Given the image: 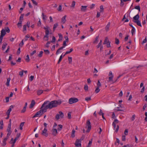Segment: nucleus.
<instances>
[{
    "instance_id": "nucleus-46",
    "label": "nucleus",
    "mask_w": 147,
    "mask_h": 147,
    "mask_svg": "<svg viewBox=\"0 0 147 147\" xmlns=\"http://www.w3.org/2000/svg\"><path fill=\"white\" fill-rule=\"evenodd\" d=\"M147 37L146 36L145 39L143 40L142 43V44H143L144 43L146 42L147 41Z\"/></svg>"
},
{
    "instance_id": "nucleus-20",
    "label": "nucleus",
    "mask_w": 147,
    "mask_h": 147,
    "mask_svg": "<svg viewBox=\"0 0 147 147\" xmlns=\"http://www.w3.org/2000/svg\"><path fill=\"white\" fill-rule=\"evenodd\" d=\"M10 80V78H8L7 79V81L6 83V85L7 86H9V82Z\"/></svg>"
},
{
    "instance_id": "nucleus-52",
    "label": "nucleus",
    "mask_w": 147,
    "mask_h": 147,
    "mask_svg": "<svg viewBox=\"0 0 147 147\" xmlns=\"http://www.w3.org/2000/svg\"><path fill=\"white\" fill-rule=\"evenodd\" d=\"M100 11L101 12H102L104 11V8L103 6L102 5H101L100 6Z\"/></svg>"
},
{
    "instance_id": "nucleus-50",
    "label": "nucleus",
    "mask_w": 147,
    "mask_h": 147,
    "mask_svg": "<svg viewBox=\"0 0 147 147\" xmlns=\"http://www.w3.org/2000/svg\"><path fill=\"white\" fill-rule=\"evenodd\" d=\"M55 37L53 36L52 37V40L51 41V42L53 43V42H55Z\"/></svg>"
},
{
    "instance_id": "nucleus-22",
    "label": "nucleus",
    "mask_w": 147,
    "mask_h": 147,
    "mask_svg": "<svg viewBox=\"0 0 147 147\" xmlns=\"http://www.w3.org/2000/svg\"><path fill=\"white\" fill-rule=\"evenodd\" d=\"M64 48V47L63 46L58 49L56 52V54L57 55H58L59 53L60 52V50H62Z\"/></svg>"
},
{
    "instance_id": "nucleus-51",
    "label": "nucleus",
    "mask_w": 147,
    "mask_h": 147,
    "mask_svg": "<svg viewBox=\"0 0 147 147\" xmlns=\"http://www.w3.org/2000/svg\"><path fill=\"white\" fill-rule=\"evenodd\" d=\"M126 138L125 135H122V140L123 141H125V140Z\"/></svg>"
},
{
    "instance_id": "nucleus-1",
    "label": "nucleus",
    "mask_w": 147,
    "mask_h": 147,
    "mask_svg": "<svg viewBox=\"0 0 147 147\" xmlns=\"http://www.w3.org/2000/svg\"><path fill=\"white\" fill-rule=\"evenodd\" d=\"M61 103V101L60 100H54L50 102L49 101H45L41 106V108L45 107L46 110L49 109H52L53 108L57 107L58 105H60Z\"/></svg>"
},
{
    "instance_id": "nucleus-57",
    "label": "nucleus",
    "mask_w": 147,
    "mask_h": 147,
    "mask_svg": "<svg viewBox=\"0 0 147 147\" xmlns=\"http://www.w3.org/2000/svg\"><path fill=\"white\" fill-rule=\"evenodd\" d=\"M84 89L86 91H88V87L87 85H85Z\"/></svg>"
},
{
    "instance_id": "nucleus-44",
    "label": "nucleus",
    "mask_w": 147,
    "mask_h": 147,
    "mask_svg": "<svg viewBox=\"0 0 147 147\" xmlns=\"http://www.w3.org/2000/svg\"><path fill=\"white\" fill-rule=\"evenodd\" d=\"M11 111V108H9V109L8 110L7 113L8 115H10V113Z\"/></svg>"
},
{
    "instance_id": "nucleus-34",
    "label": "nucleus",
    "mask_w": 147,
    "mask_h": 147,
    "mask_svg": "<svg viewBox=\"0 0 147 147\" xmlns=\"http://www.w3.org/2000/svg\"><path fill=\"white\" fill-rule=\"evenodd\" d=\"M100 91V89L99 87H97L95 89V92L96 93H97Z\"/></svg>"
},
{
    "instance_id": "nucleus-16",
    "label": "nucleus",
    "mask_w": 147,
    "mask_h": 147,
    "mask_svg": "<svg viewBox=\"0 0 147 147\" xmlns=\"http://www.w3.org/2000/svg\"><path fill=\"white\" fill-rule=\"evenodd\" d=\"M87 6H82L81 8V10L83 11H85L87 9Z\"/></svg>"
},
{
    "instance_id": "nucleus-59",
    "label": "nucleus",
    "mask_w": 147,
    "mask_h": 147,
    "mask_svg": "<svg viewBox=\"0 0 147 147\" xmlns=\"http://www.w3.org/2000/svg\"><path fill=\"white\" fill-rule=\"evenodd\" d=\"M32 1V3L34 4L35 5H37V3L34 0H31Z\"/></svg>"
},
{
    "instance_id": "nucleus-12",
    "label": "nucleus",
    "mask_w": 147,
    "mask_h": 147,
    "mask_svg": "<svg viewBox=\"0 0 147 147\" xmlns=\"http://www.w3.org/2000/svg\"><path fill=\"white\" fill-rule=\"evenodd\" d=\"M35 102L34 100H32V101L31 103L30 104V108H32L34 105H35Z\"/></svg>"
},
{
    "instance_id": "nucleus-27",
    "label": "nucleus",
    "mask_w": 147,
    "mask_h": 147,
    "mask_svg": "<svg viewBox=\"0 0 147 147\" xmlns=\"http://www.w3.org/2000/svg\"><path fill=\"white\" fill-rule=\"evenodd\" d=\"M99 38V36H97L95 39V40L93 42V43H96L98 42V39Z\"/></svg>"
},
{
    "instance_id": "nucleus-32",
    "label": "nucleus",
    "mask_w": 147,
    "mask_h": 147,
    "mask_svg": "<svg viewBox=\"0 0 147 147\" xmlns=\"http://www.w3.org/2000/svg\"><path fill=\"white\" fill-rule=\"evenodd\" d=\"M62 58H63V56H62V55H61L60 57L59 58V60L57 62L58 64H59L60 63L61 61Z\"/></svg>"
},
{
    "instance_id": "nucleus-7",
    "label": "nucleus",
    "mask_w": 147,
    "mask_h": 147,
    "mask_svg": "<svg viewBox=\"0 0 147 147\" xmlns=\"http://www.w3.org/2000/svg\"><path fill=\"white\" fill-rule=\"evenodd\" d=\"M59 114H56L55 116V118L57 120H58L59 119L60 117L62 118L63 117L64 115L63 112L61 111L59 112Z\"/></svg>"
},
{
    "instance_id": "nucleus-15",
    "label": "nucleus",
    "mask_w": 147,
    "mask_h": 147,
    "mask_svg": "<svg viewBox=\"0 0 147 147\" xmlns=\"http://www.w3.org/2000/svg\"><path fill=\"white\" fill-rule=\"evenodd\" d=\"M8 139L6 138H5L2 141V145L3 146H5L6 145V141Z\"/></svg>"
},
{
    "instance_id": "nucleus-58",
    "label": "nucleus",
    "mask_w": 147,
    "mask_h": 147,
    "mask_svg": "<svg viewBox=\"0 0 147 147\" xmlns=\"http://www.w3.org/2000/svg\"><path fill=\"white\" fill-rule=\"evenodd\" d=\"M67 115L68 118L69 119H70L71 118V113L70 112H69L68 113Z\"/></svg>"
},
{
    "instance_id": "nucleus-6",
    "label": "nucleus",
    "mask_w": 147,
    "mask_h": 147,
    "mask_svg": "<svg viewBox=\"0 0 147 147\" xmlns=\"http://www.w3.org/2000/svg\"><path fill=\"white\" fill-rule=\"evenodd\" d=\"M83 139L81 138L80 140L77 139L75 142V145L76 147H81V141Z\"/></svg>"
},
{
    "instance_id": "nucleus-41",
    "label": "nucleus",
    "mask_w": 147,
    "mask_h": 147,
    "mask_svg": "<svg viewBox=\"0 0 147 147\" xmlns=\"http://www.w3.org/2000/svg\"><path fill=\"white\" fill-rule=\"evenodd\" d=\"M5 31H6L7 33H9L10 32V30L9 28L8 27H7L5 28Z\"/></svg>"
},
{
    "instance_id": "nucleus-35",
    "label": "nucleus",
    "mask_w": 147,
    "mask_h": 147,
    "mask_svg": "<svg viewBox=\"0 0 147 147\" xmlns=\"http://www.w3.org/2000/svg\"><path fill=\"white\" fill-rule=\"evenodd\" d=\"M25 60L27 62H28L29 61L30 59H29V56L28 55H27L26 57V58L25 59Z\"/></svg>"
},
{
    "instance_id": "nucleus-3",
    "label": "nucleus",
    "mask_w": 147,
    "mask_h": 147,
    "mask_svg": "<svg viewBox=\"0 0 147 147\" xmlns=\"http://www.w3.org/2000/svg\"><path fill=\"white\" fill-rule=\"evenodd\" d=\"M43 28L45 30V35L44 37V39L46 38V39H45L46 40H48L49 35V28L48 26H46L45 27H44Z\"/></svg>"
},
{
    "instance_id": "nucleus-47",
    "label": "nucleus",
    "mask_w": 147,
    "mask_h": 147,
    "mask_svg": "<svg viewBox=\"0 0 147 147\" xmlns=\"http://www.w3.org/2000/svg\"><path fill=\"white\" fill-rule=\"evenodd\" d=\"M68 61L69 63V64H71V62L72 61V58L71 57H68Z\"/></svg>"
},
{
    "instance_id": "nucleus-26",
    "label": "nucleus",
    "mask_w": 147,
    "mask_h": 147,
    "mask_svg": "<svg viewBox=\"0 0 147 147\" xmlns=\"http://www.w3.org/2000/svg\"><path fill=\"white\" fill-rule=\"evenodd\" d=\"M45 54L46 55H48L50 53V52L48 50H43Z\"/></svg>"
},
{
    "instance_id": "nucleus-21",
    "label": "nucleus",
    "mask_w": 147,
    "mask_h": 147,
    "mask_svg": "<svg viewBox=\"0 0 147 147\" xmlns=\"http://www.w3.org/2000/svg\"><path fill=\"white\" fill-rule=\"evenodd\" d=\"M66 17V15H65L63 17H62L61 19V22L63 23H65L66 22V19L65 18Z\"/></svg>"
},
{
    "instance_id": "nucleus-54",
    "label": "nucleus",
    "mask_w": 147,
    "mask_h": 147,
    "mask_svg": "<svg viewBox=\"0 0 147 147\" xmlns=\"http://www.w3.org/2000/svg\"><path fill=\"white\" fill-rule=\"evenodd\" d=\"M42 17L43 19L44 20H46V19L47 16H46L44 15V14L43 13H42Z\"/></svg>"
},
{
    "instance_id": "nucleus-30",
    "label": "nucleus",
    "mask_w": 147,
    "mask_h": 147,
    "mask_svg": "<svg viewBox=\"0 0 147 147\" xmlns=\"http://www.w3.org/2000/svg\"><path fill=\"white\" fill-rule=\"evenodd\" d=\"M24 122H22V123H21L20 124V129L21 130H22L23 129L22 127L24 125Z\"/></svg>"
},
{
    "instance_id": "nucleus-45",
    "label": "nucleus",
    "mask_w": 147,
    "mask_h": 147,
    "mask_svg": "<svg viewBox=\"0 0 147 147\" xmlns=\"http://www.w3.org/2000/svg\"><path fill=\"white\" fill-rule=\"evenodd\" d=\"M24 45L23 40H22L21 42L20 43L19 46L20 47H22V46Z\"/></svg>"
},
{
    "instance_id": "nucleus-63",
    "label": "nucleus",
    "mask_w": 147,
    "mask_h": 147,
    "mask_svg": "<svg viewBox=\"0 0 147 147\" xmlns=\"http://www.w3.org/2000/svg\"><path fill=\"white\" fill-rule=\"evenodd\" d=\"M22 21H20L18 22L17 24V25L18 26H22Z\"/></svg>"
},
{
    "instance_id": "nucleus-40",
    "label": "nucleus",
    "mask_w": 147,
    "mask_h": 147,
    "mask_svg": "<svg viewBox=\"0 0 147 147\" xmlns=\"http://www.w3.org/2000/svg\"><path fill=\"white\" fill-rule=\"evenodd\" d=\"M43 53V52L42 51H40L38 55V56L39 57H41L42 56Z\"/></svg>"
},
{
    "instance_id": "nucleus-24",
    "label": "nucleus",
    "mask_w": 147,
    "mask_h": 147,
    "mask_svg": "<svg viewBox=\"0 0 147 147\" xmlns=\"http://www.w3.org/2000/svg\"><path fill=\"white\" fill-rule=\"evenodd\" d=\"M58 35L59 36V38L58 40V41H61L62 39L63 36H62V35L61 33L59 34Z\"/></svg>"
},
{
    "instance_id": "nucleus-14",
    "label": "nucleus",
    "mask_w": 147,
    "mask_h": 147,
    "mask_svg": "<svg viewBox=\"0 0 147 147\" xmlns=\"http://www.w3.org/2000/svg\"><path fill=\"white\" fill-rule=\"evenodd\" d=\"M20 134H21L20 133H19V134H17L16 136V138H15V139H14V140L13 141L14 143H15L16 140H17L20 137Z\"/></svg>"
},
{
    "instance_id": "nucleus-48",
    "label": "nucleus",
    "mask_w": 147,
    "mask_h": 147,
    "mask_svg": "<svg viewBox=\"0 0 147 147\" xmlns=\"http://www.w3.org/2000/svg\"><path fill=\"white\" fill-rule=\"evenodd\" d=\"M11 127H7V131L8 132H11L12 131L11 130Z\"/></svg>"
},
{
    "instance_id": "nucleus-39",
    "label": "nucleus",
    "mask_w": 147,
    "mask_h": 147,
    "mask_svg": "<svg viewBox=\"0 0 147 147\" xmlns=\"http://www.w3.org/2000/svg\"><path fill=\"white\" fill-rule=\"evenodd\" d=\"M128 130L127 129H126L124 131V134L125 136L127 135L128 134Z\"/></svg>"
},
{
    "instance_id": "nucleus-37",
    "label": "nucleus",
    "mask_w": 147,
    "mask_h": 147,
    "mask_svg": "<svg viewBox=\"0 0 147 147\" xmlns=\"http://www.w3.org/2000/svg\"><path fill=\"white\" fill-rule=\"evenodd\" d=\"M135 29L134 27H133V28H132L131 30V33L132 34V35H133L134 34V33L135 32Z\"/></svg>"
},
{
    "instance_id": "nucleus-29",
    "label": "nucleus",
    "mask_w": 147,
    "mask_h": 147,
    "mask_svg": "<svg viewBox=\"0 0 147 147\" xmlns=\"http://www.w3.org/2000/svg\"><path fill=\"white\" fill-rule=\"evenodd\" d=\"M24 15V14H21L20 18L19 20L20 21H22L23 20V17Z\"/></svg>"
},
{
    "instance_id": "nucleus-36",
    "label": "nucleus",
    "mask_w": 147,
    "mask_h": 147,
    "mask_svg": "<svg viewBox=\"0 0 147 147\" xmlns=\"http://www.w3.org/2000/svg\"><path fill=\"white\" fill-rule=\"evenodd\" d=\"M119 41L118 39L116 38L115 39V43L117 45H118L119 44Z\"/></svg>"
},
{
    "instance_id": "nucleus-11",
    "label": "nucleus",
    "mask_w": 147,
    "mask_h": 147,
    "mask_svg": "<svg viewBox=\"0 0 147 147\" xmlns=\"http://www.w3.org/2000/svg\"><path fill=\"white\" fill-rule=\"evenodd\" d=\"M57 130L54 128H53L52 130V134L54 136H55L57 134Z\"/></svg>"
},
{
    "instance_id": "nucleus-10",
    "label": "nucleus",
    "mask_w": 147,
    "mask_h": 147,
    "mask_svg": "<svg viewBox=\"0 0 147 147\" xmlns=\"http://www.w3.org/2000/svg\"><path fill=\"white\" fill-rule=\"evenodd\" d=\"M139 14H138L133 17V22H134V21H136L139 20Z\"/></svg>"
},
{
    "instance_id": "nucleus-62",
    "label": "nucleus",
    "mask_w": 147,
    "mask_h": 147,
    "mask_svg": "<svg viewBox=\"0 0 147 147\" xmlns=\"http://www.w3.org/2000/svg\"><path fill=\"white\" fill-rule=\"evenodd\" d=\"M36 52V51L35 50L33 51L32 53H31L30 54V55L31 56H32Z\"/></svg>"
},
{
    "instance_id": "nucleus-17",
    "label": "nucleus",
    "mask_w": 147,
    "mask_h": 147,
    "mask_svg": "<svg viewBox=\"0 0 147 147\" xmlns=\"http://www.w3.org/2000/svg\"><path fill=\"white\" fill-rule=\"evenodd\" d=\"M110 23L109 22L105 27V29L107 31L109 30V27L110 26Z\"/></svg>"
},
{
    "instance_id": "nucleus-49",
    "label": "nucleus",
    "mask_w": 147,
    "mask_h": 147,
    "mask_svg": "<svg viewBox=\"0 0 147 147\" xmlns=\"http://www.w3.org/2000/svg\"><path fill=\"white\" fill-rule=\"evenodd\" d=\"M50 42H48L45 45V47L47 48H49V45L50 43Z\"/></svg>"
},
{
    "instance_id": "nucleus-31",
    "label": "nucleus",
    "mask_w": 147,
    "mask_h": 147,
    "mask_svg": "<svg viewBox=\"0 0 147 147\" xmlns=\"http://www.w3.org/2000/svg\"><path fill=\"white\" fill-rule=\"evenodd\" d=\"M109 41L108 40V38L107 37H106L105 38V40L104 41V42H103V44H106Z\"/></svg>"
},
{
    "instance_id": "nucleus-4",
    "label": "nucleus",
    "mask_w": 147,
    "mask_h": 147,
    "mask_svg": "<svg viewBox=\"0 0 147 147\" xmlns=\"http://www.w3.org/2000/svg\"><path fill=\"white\" fill-rule=\"evenodd\" d=\"M109 82H111L112 84H113L116 82L117 80H116L114 82L113 80V75L111 71H110L109 73Z\"/></svg>"
},
{
    "instance_id": "nucleus-61",
    "label": "nucleus",
    "mask_w": 147,
    "mask_h": 147,
    "mask_svg": "<svg viewBox=\"0 0 147 147\" xmlns=\"http://www.w3.org/2000/svg\"><path fill=\"white\" fill-rule=\"evenodd\" d=\"M119 122V121L117 119H115L113 123H114L115 124H116V123H118Z\"/></svg>"
},
{
    "instance_id": "nucleus-5",
    "label": "nucleus",
    "mask_w": 147,
    "mask_h": 147,
    "mask_svg": "<svg viewBox=\"0 0 147 147\" xmlns=\"http://www.w3.org/2000/svg\"><path fill=\"white\" fill-rule=\"evenodd\" d=\"M78 100L77 98H71L69 99L68 102L69 104H71L78 102Z\"/></svg>"
},
{
    "instance_id": "nucleus-38",
    "label": "nucleus",
    "mask_w": 147,
    "mask_h": 147,
    "mask_svg": "<svg viewBox=\"0 0 147 147\" xmlns=\"http://www.w3.org/2000/svg\"><path fill=\"white\" fill-rule=\"evenodd\" d=\"M26 107H24L23 109L21 111V113H24L26 111Z\"/></svg>"
},
{
    "instance_id": "nucleus-8",
    "label": "nucleus",
    "mask_w": 147,
    "mask_h": 147,
    "mask_svg": "<svg viewBox=\"0 0 147 147\" xmlns=\"http://www.w3.org/2000/svg\"><path fill=\"white\" fill-rule=\"evenodd\" d=\"M86 127H88V129L86 132H89L90 131L91 127V123L89 120H87V121Z\"/></svg>"
},
{
    "instance_id": "nucleus-42",
    "label": "nucleus",
    "mask_w": 147,
    "mask_h": 147,
    "mask_svg": "<svg viewBox=\"0 0 147 147\" xmlns=\"http://www.w3.org/2000/svg\"><path fill=\"white\" fill-rule=\"evenodd\" d=\"M43 90H39L37 92V94L38 95H40L41 94Z\"/></svg>"
},
{
    "instance_id": "nucleus-28",
    "label": "nucleus",
    "mask_w": 147,
    "mask_h": 147,
    "mask_svg": "<svg viewBox=\"0 0 147 147\" xmlns=\"http://www.w3.org/2000/svg\"><path fill=\"white\" fill-rule=\"evenodd\" d=\"M7 45V44L6 43H4L2 47V49L3 50L5 48Z\"/></svg>"
},
{
    "instance_id": "nucleus-53",
    "label": "nucleus",
    "mask_w": 147,
    "mask_h": 147,
    "mask_svg": "<svg viewBox=\"0 0 147 147\" xmlns=\"http://www.w3.org/2000/svg\"><path fill=\"white\" fill-rule=\"evenodd\" d=\"M26 25H24L23 26V31L24 32L25 31H26Z\"/></svg>"
},
{
    "instance_id": "nucleus-64",
    "label": "nucleus",
    "mask_w": 147,
    "mask_h": 147,
    "mask_svg": "<svg viewBox=\"0 0 147 147\" xmlns=\"http://www.w3.org/2000/svg\"><path fill=\"white\" fill-rule=\"evenodd\" d=\"M145 115L146 116V117L145 118V120L146 121H147V112H146L145 113Z\"/></svg>"
},
{
    "instance_id": "nucleus-33",
    "label": "nucleus",
    "mask_w": 147,
    "mask_h": 147,
    "mask_svg": "<svg viewBox=\"0 0 147 147\" xmlns=\"http://www.w3.org/2000/svg\"><path fill=\"white\" fill-rule=\"evenodd\" d=\"M58 26V24L57 23H56V24H54L53 26V30L54 31L56 28Z\"/></svg>"
},
{
    "instance_id": "nucleus-60",
    "label": "nucleus",
    "mask_w": 147,
    "mask_h": 147,
    "mask_svg": "<svg viewBox=\"0 0 147 147\" xmlns=\"http://www.w3.org/2000/svg\"><path fill=\"white\" fill-rule=\"evenodd\" d=\"M92 143V141H90L88 144V145L87 146V147H90L91 146V144Z\"/></svg>"
},
{
    "instance_id": "nucleus-23",
    "label": "nucleus",
    "mask_w": 147,
    "mask_h": 147,
    "mask_svg": "<svg viewBox=\"0 0 147 147\" xmlns=\"http://www.w3.org/2000/svg\"><path fill=\"white\" fill-rule=\"evenodd\" d=\"M73 50V49L72 48H71L70 49V51H66L65 54L63 56V57H64L66 55H67L69 53L72 52Z\"/></svg>"
},
{
    "instance_id": "nucleus-56",
    "label": "nucleus",
    "mask_w": 147,
    "mask_h": 147,
    "mask_svg": "<svg viewBox=\"0 0 147 147\" xmlns=\"http://www.w3.org/2000/svg\"><path fill=\"white\" fill-rule=\"evenodd\" d=\"M135 8L138 10L139 11H140V7L138 5L135 7Z\"/></svg>"
},
{
    "instance_id": "nucleus-55",
    "label": "nucleus",
    "mask_w": 147,
    "mask_h": 147,
    "mask_svg": "<svg viewBox=\"0 0 147 147\" xmlns=\"http://www.w3.org/2000/svg\"><path fill=\"white\" fill-rule=\"evenodd\" d=\"M91 100L90 97H86L85 98V100L87 101H90Z\"/></svg>"
},
{
    "instance_id": "nucleus-2",
    "label": "nucleus",
    "mask_w": 147,
    "mask_h": 147,
    "mask_svg": "<svg viewBox=\"0 0 147 147\" xmlns=\"http://www.w3.org/2000/svg\"><path fill=\"white\" fill-rule=\"evenodd\" d=\"M40 109V110L37 112L33 116V118H34L36 117H40L47 111L45 107H42L41 108V107Z\"/></svg>"
},
{
    "instance_id": "nucleus-18",
    "label": "nucleus",
    "mask_w": 147,
    "mask_h": 147,
    "mask_svg": "<svg viewBox=\"0 0 147 147\" xmlns=\"http://www.w3.org/2000/svg\"><path fill=\"white\" fill-rule=\"evenodd\" d=\"M0 129H2L3 128V120H1L0 121Z\"/></svg>"
},
{
    "instance_id": "nucleus-13",
    "label": "nucleus",
    "mask_w": 147,
    "mask_h": 147,
    "mask_svg": "<svg viewBox=\"0 0 147 147\" xmlns=\"http://www.w3.org/2000/svg\"><path fill=\"white\" fill-rule=\"evenodd\" d=\"M6 34L5 30L4 29H3L1 31V36H3L5 35Z\"/></svg>"
},
{
    "instance_id": "nucleus-43",
    "label": "nucleus",
    "mask_w": 147,
    "mask_h": 147,
    "mask_svg": "<svg viewBox=\"0 0 147 147\" xmlns=\"http://www.w3.org/2000/svg\"><path fill=\"white\" fill-rule=\"evenodd\" d=\"M101 86V84L99 81V80H98V81L97 83V87H99V88Z\"/></svg>"
},
{
    "instance_id": "nucleus-25",
    "label": "nucleus",
    "mask_w": 147,
    "mask_h": 147,
    "mask_svg": "<svg viewBox=\"0 0 147 147\" xmlns=\"http://www.w3.org/2000/svg\"><path fill=\"white\" fill-rule=\"evenodd\" d=\"M75 131L74 129H73L72 131V133L71 136L72 138H74L75 136Z\"/></svg>"
},
{
    "instance_id": "nucleus-9",
    "label": "nucleus",
    "mask_w": 147,
    "mask_h": 147,
    "mask_svg": "<svg viewBox=\"0 0 147 147\" xmlns=\"http://www.w3.org/2000/svg\"><path fill=\"white\" fill-rule=\"evenodd\" d=\"M47 130L46 128H45L43 130H42L41 134L46 137L48 136V134L47 133Z\"/></svg>"
},
{
    "instance_id": "nucleus-19",
    "label": "nucleus",
    "mask_w": 147,
    "mask_h": 147,
    "mask_svg": "<svg viewBox=\"0 0 147 147\" xmlns=\"http://www.w3.org/2000/svg\"><path fill=\"white\" fill-rule=\"evenodd\" d=\"M134 22L136 23L140 27H142V25H141V22H140V21H139V20H137L136 21H134Z\"/></svg>"
}]
</instances>
